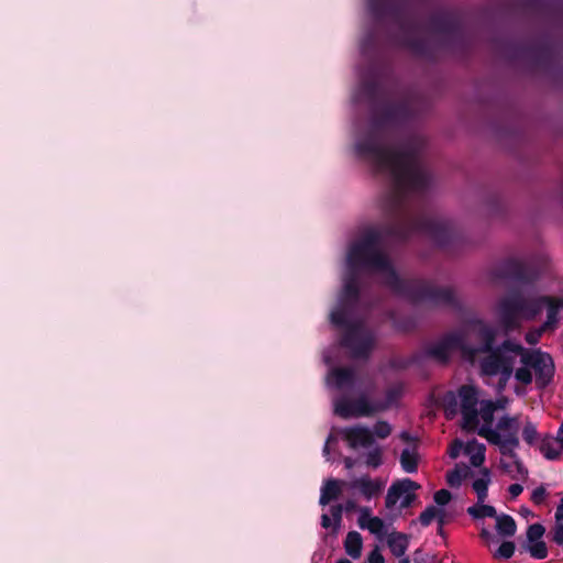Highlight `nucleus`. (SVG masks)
Instances as JSON below:
<instances>
[{"instance_id": "e2e57ef3", "label": "nucleus", "mask_w": 563, "mask_h": 563, "mask_svg": "<svg viewBox=\"0 0 563 563\" xmlns=\"http://www.w3.org/2000/svg\"><path fill=\"white\" fill-rule=\"evenodd\" d=\"M343 463L347 470H351L355 466V460L350 456L344 457Z\"/></svg>"}, {"instance_id": "393cba45", "label": "nucleus", "mask_w": 563, "mask_h": 563, "mask_svg": "<svg viewBox=\"0 0 563 563\" xmlns=\"http://www.w3.org/2000/svg\"><path fill=\"white\" fill-rule=\"evenodd\" d=\"M387 544L396 558H401L409 545L408 537L405 533L393 532L388 536Z\"/></svg>"}, {"instance_id": "c03bdc74", "label": "nucleus", "mask_w": 563, "mask_h": 563, "mask_svg": "<svg viewBox=\"0 0 563 563\" xmlns=\"http://www.w3.org/2000/svg\"><path fill=\"white\" fill-rule=\"evenodd\" d=\"M331 516L333 518V533H336L342 521V512H343V506L342 505H334L330 508Z\"/></svg>"}, {"instance_id": "13d9d810", "label": "nucleus", "mask_w": 563, "mask_h": 563, "mask_svg": "<svg viewBox=\"0 0 563 563\" xmlns=\"http://www.w3.org/2000/svg\"><path fill=\"white\" fill-rule=\"evenodd\" d=\"M498 375H499L498 389L503 390L506 387V385H507L508 380L510 379L511 375L505 376V372L501 373V374H498Z\"/></svg>"}, {"instance_id": "774afa93", "label": "nucleus", "mask_w": 563, "mask_h": 563, "mask_svg": "<svg viewBox=\"0 0 563 563\" xmlns=\"http://www.w3.org/2000/svg\"><path fill=\"white\" fill-rule=\"evenodd\" d=\"M555 440H562V444H563V422L561 423L559 430H558V435L554 438Z\"/></svg>"}, {"instance_id": "4c0bfd02", "label": "nucleus", "mask_w": 563, "mask_h": 563, "mask_svg": "<svg viewBox=\"0 0 563 563\" xmlns=\"http://www.w3.org/2000/svg\"><path fill=\"white\" fill-rule=\"evenodd\" d=\"M440 512V508H437L435 506H428L420 515H419V522L423 527H428L431 525L432 520L435 519L437 515Z\"/></svg>"}, {"instance_id": "0e129e2a", "label": "nucleus", "mask_w": 563, "mask_h": 563, "mask_svg": "<svg viewBox=\"0 0 563 563\" xmlns=\"http://www.w3.org/2000/svg\"><path fill=\"white\" fill-rule=\"evenodd\" d=\"M331 440H333V437L330 434V435H329V438H328V440H327V442H325V444H324V446H323V450H322L323 455H324L328 460H329V455H330V448H329V443H330V441H331Z\"/></svg>"}, {"instance_id": "2f4dec72", "label": "nucleus", "mask_w": 563, "mask_h": 563, "mask_svg": "<svg viewBox=\"0 0 563 563\" xmlns=\"http://www.w3.org/2000/svg\"><path fill=\"white\" fill-rule=\"evenodd\" d=\"M401 395V390L398 387H390L386 390L385 399L375 401L378 412H383L389 409Z\"/></svg>"}, {"instance_id": "4468645a", "label": "nucleus", "mask_w": 563, "mask_h": 563, "mask_svg": "<svg viewBox=\"0 0 563 563\" xmlns=\"http://www.w3.org/2000/svg\"><path fill=\"white\" fill-rule=\"evenodd\" d=\"M460 350L465 354L464 335L457 332H451L441 338L437 343L426 350V354L441 363H446L453 351Z\"/></svg>"}, {"instance_id": "a878e982", "label": "nucleus", "mask_w": 563, "mask_h": 563, "mask_svg": "<svg viewBox=\"0 0 563 563\" xmlns=\"http://www.w3.org/2000/svg\"><path fill=\"white\" fill-rule=\"evenodd\" d=\"M540 451L548 460H556L563 452L562 440H555L553 437H548L542 440Z\"/></svg>"}, {"instance_id": "ea45409f", "label": "nucleus", "mask_w": 563, "mask_h": 563, "mask_svg": "<svg viewBox=\"0 0 563 563\" xmlns=\"http://www.w3.org/2000/svg\"><path fill=\"white\" fill-rule=\"evenodd\" d=\"M539 433L537 427L531 421H528L522 430V439L529 444L533 445L538 440Z\"/></svg>"}, {"instance_id": "603ef678", "label": "nucleus", "mask_w": 563, "mask_h": 563, "mask_svg": "<svg viewBox=\"0 0 563 563\" xmlns=\"http://www.w3.org/2000/svg\"><path fill=\"white\" fill-rule=\"evenodd\" d=\"M463 443L460 440H455L449 450V455L451 459H456L460 455Z\"/></svg>"}, {"instance_id": "5701e85b", "label": "nucleus", "mask_w": 563, "mask_h": 563, "mask_svg": "<svg viewBox=\"0 0 563 563\" xmlns=\"http://www.w3.org/2000/svg\"><path fill=\"white\" fill-rule=\"evenodd\" d=\"M461 410H477V389L472 385H463L459 389Z\"/></svg>"}, {"instance_id": "de8ad7c7", "label": "nucleus", "mask_w": 563, "mask_h": 563, "mask_svg": "<svg viewBox=\"0 0 563 563\" xmlns=\"http://www.w3.org/2000/svg\"><path fill=\"white\" fill-rule=\"evenodd\" d=\"M547 497V489L543 486H539L533 489L531 494V501L534 505H542Z\"/></svg>"}, {"instance_id": "a19ab883", "label": "nucleus", "mask_w": 563, "mask_h": 563, "mask_svg": "<svg viewBox=\"0 0 563 563\" xmlns=\"http://www.w3.org/2000/svg\"><path fill=\"white\" fill-rule=\"evenodd\" d=\"M379 439H386L391 433V426L384 420H379L374 424V431L372 432Z\"/></svg>"}, {"instance_id": "ddd939ff", "label": "nucleus", "mask_w": 563, "mask_h": 563, "mask_svg": "<svg viewBox=\"0 0 563 563\" xmlns=\"http://www.w3.org/2000/svg\"><path fill=\"white\" fill-rule=\"evenodd\" d=\"M472 331L476 334L479 343L477 345H471L465 343V355L471 358L476 357L479 354H486L494 347L496 331L494 328L486 324L483 320L476 319L470 322Z\"/></svg>"}, {"instance_id": "423d86ee", "label": "nucleus", "mask_w": 563, "mask_h": 563, "mask_svg": "<svg viewBox=\"0 0 563 563\" xmlns=\"http://www.w3.org/2000/svg\"><path fill=\"white\" fill-rule=\"evenodd\" d=\"M504 347L510 350L516 355H520L521 363L533 369L538 389H545L552 383L555 366L550 354L539 350L528 351L521 344L510 340L504 341Z\"/></svg>"}, {"instance_id": "58836bf2", "label": "nucleus", "mask_w": 563, "mask_h": 563, "mask_svg": "<svg viewBox=\"0 0 563 563\" xmlns=\"http://www.w3.org/2000/svg\"><path fill=\"white\" fill-rule=\"evenodd\" d=\"M516 550L512 541H504L494 554L495 559H510Z\"/></svg>"}, {"instance_id": "f704fd0d", "label": "nucleus", "mask_w": 563, "mask_h": 563, "mask_svg": "<svg viewBox=\"0 0 563 563\" xmlns=\"http://www.w3.org/2000/svg\"><path fill=\"white\" fill-rule=\"evenodd\" d=\"M365 464L368 467L377 468L383 464V450L379 446H375L365 456Z\"/></svg>"}, {"instance_id": "bf43d9fd", "label": "nucleus", "mask_w": 563, "mask_h": 563, "mask_svg": "<svg viewBox=\"0 0 563 563\" xmlns=\"http://www.w3.org/2000/svg\"><path fill=\"white\" fill-rule=\"evenodd\" d=\"M479 537L485 542H489V541L494 540V534L489 530H487L486 528H483L481 530Z\"/></svg>"}, {"instance_id": "20e7f679", "label": "nucleus", "mask_w": 563, "mask_h": 563, "mask_svg": "<svg viewBox=\"0 0 563 563\" xmlns=\"http://www.w3.org/2000/svg\"><path fill=\"white\" fill-rule=\"evenodd\" d=\"M539 313V302L517 289L509 290L497 303L498 319L506 330H515L521 320H532Z\"/></svg>"}, {"instance_id": "9d476101", "label": "nucleus", "mask_w": 563, "mask_h": 563, "mask_svg": "<svg viewBox=\"0 0 563 563\" xmlns=\"http://www.w3.org/2000/svg\"><path fill=\"white\" fill-rule=\"evenodd\" d=\"M510 350L500 346L487 352V355L481 361V372L485 376H496L505 372V376L512 375L515 356L510 355Z\"/></svg>"}, {"instance_id": "c9c22d12", "label": "nucleus", "mask_w": 563, "mask_h": 563, "mask_svg": "<svg viewBox=\"0 0 563 563\" xmlns=\"http://www.w3.org/2000/svg\"><path fill=\"white\" fill-rule=\"evenodd\" d=\"M544 533H545V528L543 527V525H541L539 522L530 525L528 527L527 533H526V536H527L526 543L542 540V537L544 536Z\"/></svg>"}, {"instance_id": "69168bd1", "label": "nucleus", "mask_w": 563, "mask_h": 563, "mask_svg": "<svg viewBox=\"0 0 563 563\" xmlns=\"http://www.w3.org/2000/svg\"><path fill=\"white\" fill-rule=\"evenodd\" d=\"M345 510L346 511H352L356 508V503L354 500H351L349 499L346 503H345Z\"/></svg>"}, {"instance_id": "1a4fd4ad", "label": "nucleus", "mask_w": 563, "mask_h": 563, "mask_svg": "<svg viewBox=\"0 0 563 563\" xmlns=\"http://www.w3.org/2000/svg\"><path fill=\"white\" fill-rule=\"evenodd\" d=\"M361 300L360 274L346 271L338 302L330 313L332 324H345L346 318H354Z\"/></svg>"}, {"instance_id": "7ed1b4c3", "label": "nucleus", "mask_w": 563, "mask_h": 563, "mask_svg": "<svg viewBox=\"0 0 563 563\" xmlns=\"http://www.w3.org/2000/svg\"><path fill=\"white\" fill-rule=\"evenodd\" d=\"M498 49L509 62H526L533 69H549L555 62V46L549 38L539 41H521L503 38Z\"/></svg>"}, {"instance_id": "6e6552de", "label": "nucleus", "mask_w": 563, "mask_h": 563, "mask_svg": "<svg viewBox=\"0 0 563 563\" xmlns=\"http://www.w3.org/2000/svg\"><path fill=\"white\" fill-rule=\"evenodd\" d=\"M343 329L340 345L350 351L353 358H368L374 347L375 338L362 320L346 318L345 324H333Z\"/></svg>"}, {"instance_id": "0eeeda50", "label": "nucleus", "mask_w": 563, "mask_h": 563, "mask_svg": "<svg viewBox=\"0 0 563 563\" xmlns=\"http://www.w3.org/2000/svg\"><path fill=\"white\" fill-rule=\"evenodd\" d=\"M518 432V418L509 416H503L495 430L488 426H482L477 431L478 435L485 438L488 443L497 445L501 455L511 459H517L515 450L519 446Z\"/></svg>"}, {"instance_id": "09e8293b", "label": "nucleus", "mask_w": 563, "mask_h": 563, "mask_svg": "<svg viewBox=\"0 0 563 563\" xmlns=\"http://www.w3.org/2000/svg\"><path fill=\"white\" fill-rule=\"evenodd\" d=\"M417 362V357L412 356L410 358H396L391 361V366L397 369H406L410 365Z\"/></svg>"}, {"instance_id": "412c9836", "label": "nucleus", "mask_w": 563, "mask_h": 563, "mask_svg": "<svg viewBox=\"0 0 563 563\" xmlns=\"http://www.w3.org/2000/svg\"><path fill=\"white\" fill-rule=\"evenodd\" d=\"M331 376L338 389L353 387L356 380L355 371L351 367H334L331 371Z\"/></svg>"}, {"instance_id": "c85d7f7f", "label": "nucleus", "mask_w": 563, "mask_h": 563, "mask_svg": "<svg viewBox=\"0 0 563 563\" xmlns=\"http://www.w3.org/2000/svg\"><path fill=\"white\" fill-rule=\"evenodd\" d=\"M490 484V473L487 468L482 471V477L475 479L473 482V489L477 495L478 504H482L486 500L488 496V486Z\"/></svg>"}, {"instance_id": "2eb2a0df", "label": "nucleus", "mask_w": 563, "mask_h": 563, "mask_svg": "<svg viewBox=\"0 0 563 563\" xmlns=\"http://www.w3.org/2000/svg\"><path fill=\"white\" fill-rule=\"evenodd\" d=\"M539 302L540 312L547 307V320L542 325L543 331L554 330L559 323V314L563 311V298L552 296H540L534 298Z\"/></svg>"}, {"instance_id": "79ce46f5", "label": "nucleus", "mask_w": 563, "mask_h": 563, "mask_svg": "<svg viewBox=\"0 0 563 563\" xmlns=\"http://www.w3.org/2000/svg\"><path fill=\"white\" fill-rule=\"evenodd\" d=\"M532 368H530L529 366H526L523 365L522 367H519L516 372H515V378L520 382L521 384L523 385H529L532 383L533 380V376H532V372H531Z\"/></svg>"}, {"instance_id": "473e14b6", "label": "nucleus", "mask_w": 563, "mask_h": 563, "mask_svg": "<svg viewBox=\"0 0 563 563\" xmlns=\"http://www.w3.org/2000/svg\"><path fill=\"white\" fill-rule=\"evenodd\" d=\"M467 512L474 519H481L485 517L494 518L496 517V509L490 505H485L484 503L474 505L467 508Z\"/></svg>"}, {"instance_id": "49530a36", "label": "nucleus", "mask_w": 563, "mask_h": 563, "mask_svg": "<svg viewBox=\"0 0 563 563\" xmlns=\"http://www.w3.org/2000/svg\"><path fill=\"white\" fill-rule=\"evenodd\" d=\"M452 498V494L448 489H439L434 493L433 499L434 503L439 506H445L450 503Z\"/></svg>"}, {"instance_id": "680f3d73", "label": "nucleus", "mask_w": 563, "mask_h": 563, "mask_svg": "<svg viewBox=\"0 0 563 563\" xmlns=\"http://www.w3.org/2000/svg\"><path fill=\"white\" fill-rule=\"evenodd\" d=\"M321 526L322 528L324 529H328L330 527H333V522L331 521V518L327 515V514H323L321 516Z\"/></svg>"}, {"instance_id": "338daca9", "label": "nucleus", "mask_w": 563, "mask_h": 563, "mask_svg": "<svg viewBox=\"0 0 563 563\" xmlns=\"http://www.w3.org/2000/svg\"><path fill=\"white\" fill-rule=\"evenodd\" d=\"M400 439H401L402 441H405V442H409V441H411V435L409 434V432H407V431H402V432L400 433Z\"/></svg>"}, {"instance_id": "c756f323", "label": "nucleus", "mask_w": 563, "mask_h": 563, "mask_svg": "<svg viewBox=\"0 0 563 563\" xmlns=\"http://www.w3.org/2000/svg\"><path fill=\"white\" fill-rule=\"evenodd\" d=\"M401 468L406 473H416L418 471L419 456L417 453L411 452L409 449H404L399 459Z\"/></svg>"}, {"instance_id": "6ab92c4d", "label": "nucleus", "mask_w": 563, "mask_h": 563, "mask_svg": "<svg viewBox=\"0 0 563 563\" xmlns=\"http://www.w3.org/2000/svg\"><path fill=\"white\" fill-rule=\"evenodd\" d=\"M349 487L358 489L360 493L369 500L382 492L383 484L378 481L371 479L368 476H363L349 483Z\"/></svg>"}, {"instance_id": "f3484780", "label": "nucleus", "mask_w": 563, "mask_h": 563, "mask_svg": "<svg viewBox=\"0 0 563 563\" xmlns=\"http://www.w3.org/2000/svg\"><path fill=\"white\" fill-rule=\"evenodd\" d=\"M520 7L529 13L542 16L563 14V0L559 3H550L548 0H520Z\"/></svg>"}, {"instance_id": "864d4df0", "label": "nucleus", "mask_w": 563, "mask_h": 563, "mask_svg": "<svg viewBox=\"0 0 563 563\" xmlns=\"http://www.w3.org/2000/svg\"><path fill=\"white\" fill-rule=\"evenodd\" d=\"M435 520L438 526H444L452 520V517L446 514V511L440 508V512L437 515Z\"/></svg>"}, {"instance_id": "4d7b16f0", "label": "nucleus", "mask_w": 563, "mask_h": 563, "mask_svg": "<svg viewBox=\"0 0 563 563\" xmlns=\"http://www.w3.org/2000/svg\"><path fill=\"white\" fill-rule=\"evenodd\" d=\"M416 494L413 492L405 493V497L401 501V507L407 508L411 505V503L416 499Z\"/></svg>"}, {"instance_id": "6e6d98bb", "label": "nucleus", "mask_w": 563, "mask_h": 563, "mask_svg": "<svg viewBox=\"0 0 563 563\" xmlns=\"http://www.w3.org/2000/svg\"><path fill=\"white\" fill-rule=\"evenodd\" d=\"M523 490V486L521 484H511L509 487H508V492L511 496V498H517Z\"/></svg>"}, {"instance_id": "7c9ffc66", "label": "nucleus", "mask_w": 563, "mask_h": 563, "mask_svg": "<svg viewBox=\"0 0 563 563\" xmlns=\"http://www.w3.org/2000/svg\"><path fill=\"white\" fill-rule=\"evenodd\" d=\"M521 549L537 560H543L548 556V547L543 540L523 543Z\"/></svg>"}, {"instance_id": "f8f14e48", "label": "nucleus", "mask_w": 563, "mask_h": 563, "mask_svg": "<svg viewBox=\"0 0 563 563\" xmlns=\"http://www.w3.org/2000/svg\"><path fill=\"white\" fill-rule=\"evenodd\" d=\"M377 412L376 404L369 401L365 395L354 400L341 398L334 404V413L343 419L372 417Z\"/></svg>"}, {"instance_id": "052dcab7", "label": "nucleus", "mask_w": 563, "mask_h": 563, "mask_svg": "<svg viewBox=\"0 0 563 563\" xmlns=\"http://www.w3.org/2000/svg\"><path fill=\"white\" fill-rule=\"evenodd\" d=\"M554 517H555L556 522L563 521V498L560 500V504L556 507Z\"/></svg>"}, {"instance_id": "4be33fe9", "label": "nucleus", "mask_w": 563, "mask_h": 563, "mask_svg": "<svg viewBox=\"0 0 563 563\" xmlns=\"http://www.w3.org/2000/svg\"><path fill=\"white\" fill-rule=\"evenodd\" d=\"M358 525L362 529L367 528L371 533L382 537L386 533V528L383 519L379 517H369V509L364 508L358 519Z\"/></svg>"}, {"instance_id": "8fccbe9b", "label": "nucleus", "mask_w": 563, "mask_h": 563, "mask_svg": "<svg viewBox=\"0 0 563 563\" xmlns=\"http://www.w3.org/2000/svg\"><path fill=\"white\" fill-rule=\"evenodd\" d=\"M368 563H385V559L383 554L380 553V549L378 545H376L368 554L367 556Z\"/></svg>"}, {"instance_id": "37998d69", "label": "nucleus", "mask_w": 563, "mask_h": 563, "mask_svg": "<svg viewBox=\"0 0 563 563\" xmlns=\"http://www.w3.org/2000/svg\"><path fill=\"white\" fill-rule=\"evenodd\" d=\"M496 409V405L493 401H488L483 408H482V418L485 422L484 426L490 427L493 420H494V411Z\"/></svg>"}, {"instance_id": "a18cd8bd", "label": "nucleus", "mask_w": 563, "mask_h": 563, "mask_svg": "<svg viewBox=\"0 0 563 563\" xmlns=\"http://www.w3.org/2000/svg\"><path fill=\"white\" fill-rule=\"evenodd\" d=\"M548 538L558 545L563 543V523L556 522L550 530Z\"/></svg>"}, {"instance_id": "cd10ccee", "label": "nucleus", "mask_w": 563, "mask_h": 563, "mask_svg": "<svg viewBox=\"0 0 563 563\" xmlns=\"http://www.w3.org/2000/svg\"><path fill=\"white\" fill-rule=\"evenodd\" d=\"M471 474H472L471 468L466 464H464V463L456 464L453 470H451L446 473V483L451 487H460L462 484V481Z\"/></svg>"}, {"instance_id": "5fc2aeb1", "label": "nucleus", "mask_w": 563, "mask_h": 563, "mask_svg": "<svg viewBox=\"0 0 563 563\" xmlns=\"http://www.w3.org/2000/svg\"><path fill=\"white\" fill-rule=\"evenodd\" d=\"M514 464L517 473L525 479L528 476V470L523 466L518 456L517 459H514Z\"/></svg>"}, {"instance_id": "b1692460", "label": "nucleus", "mask_w": 563, "mask_h": 563, "mask_svg": "<svg viewBox=\"0 0 563 563\" xmlns=\"http://www.w3.org/2000/svg\"><path fill=\"white\" fill-rule=\"evenodd\" d=\"M363 539L357 531L347 532L344 540V549L349 556L356 560L362 554Z\"/></svg>"}, {"instance_id": "f03ea898", "label": "nucleus", "mask_w": 563, "mask_h": 563, "mask_svg": "<svg viewBox=\"0 0 563 563\" xmlns=\"http://www.w3.org/2000/svg\"><path fill=\"white\" fill-rule=\"evenodd\" d=\"M367 9L374 20V27L362 40L363 52L380 44L379 31L383 30L389 45L407 48L420 57L434 58L432 45L419 36L420 25L404 4L396 0H368Z\"/></svg>"}, {"instance_id": "3c124183", "label": "nucleus", "mask_w": 563, "mask_h": 563, "mask_svg": "<svg viewBox=\"0 0 563 563\" xmlns=\"http://www.w3.org/2000/svg\"><path fill=\"white\" fill-rule=\"evenodd\" d=\"M484 451H485V446L482 444L481 451L471 456V464L473 466L478 467L484 463V461H485Z\"/></svg>"}, {"instance_id": "a211bd4d", "label": "nucleus", "mask_w": 563, "mask_h": 563, "mask_svg": "<svg viewBox=\"0 0 563 563\" xmlns=\"http://www.w3.org/2000/svg\"><path fill=\"white\" fill-rule=\"evenodd\" d=\"M420 488V485L410 478H404L394 482L387 490L385 498L386 508H393L399 498L408 492H415Z\"/></svg>"}, {"instance_id": "bb28decb", "label": "nucleus", "mask_w": 563, "mask_h": 563, "mask_svg": "<svg viewBox=\"0 0 563 563\" xmlns=\"http://www.w3.org/2000/svg\"><path fill=\"white\" fill-rule=\"evenodd\" d=\"M496 529L497 532L505 538L515 536L517 531V523L515 519L506 514L500 516L496 515Z\"/></svg>"}, {"instance_id": "9b49d317", "label": "nucleus", "mask_w": 563, "mask_h": 563, "mask_svg": "<svg viewBox=\"0 0 563 563\" xmlns=\"http://www.w3.org/2000/svg\"><path fill=\"white\" fill-rule=\"evenodd\" d=\"M497 278L512 280L520 284H531L538 278V272L531 265L516 258L501 262L494 272Z\"/></svg>"}, {"instance_id": "aec40b11", "label": "nucleus", "mask_w": 563, "mask_h": 563, "mask_svg": "<svg viewBox=\"0 0 563 563\" xmlns=\"http://www.w3.org/2000/svg\"><path fill=\"white\" fill-rule=\"evenodd\" d=\"M342 485L349 486L347 483L335 478L327 479L321 487L319 504L321 506H325L330 504L332 500L338 499L342 493Z\"/></svg>"}, {"instance_id": "39448f33", "label": "nucleus", "mask_w": 563, "mask_h": 563, "mask_svg": "<svg viewBox=\"0 0 563 563\" xmlns=\"http://www.w3.org/2000/svg\"><path fill=\"white\" fill-rule=\"evenodd\" d=\"M428 29L441 35V47L455 54H465L468 48V38L460 20L450 12H435L428 19Z\"/></svg>"}, {"instance_id": "f257e3e1", "label": "nucleus", "mask_w": 563, "mask_h": 563, "mask_svg": "<svg viewBox=\"0 0 563 563\" xmlns=\"http://www.w3.org/2000/svg\"><path fill=\"white\" fill-rule=\"evenodd\" d=\"M358 92L368 103L369 121L368 130L356 140L354 151L387 183L379 199L386 223L382 230L366 229L350 245L347 269L358 274L362 269L383 273L384 285L413 305L448 306L461 311L462 303L453 288L427 279L401 278L382 250L384 236L404 242L415 233H422L444 249L455 242L457 233L452 221L428 209L426 195L430 174L421 161L420 145L413 137H398L412 118L410 102L385 100V89L375 76L364 78Z\"/></svg>"}, {"instance_id": "72a5a7b5", "label": "nucleus", "mask_w": 563, "mask_h": 563, "mask_svg": "<svg viewBox=\"0 0 563 563\" xmlns=\"http://www.w3.org/2000/svg\"><path fill=\"white\" fill-rule=\"evenodd\" d=\"M463 423L462 428L467 432H473L477 429L479 420H478V411L477 410H461Z\"/></svg>"}, {"instance_id": "dca6fc26", "label": "nucleus", "mask_w": 563, "mask_h": 563, "mask_svg": "<svg viewBox=\"0 0 563 563\" xmlns=\"http://www.w3.org/2000/svg\"><path fill=\"white\" fill-rule=\"evenodd\" d=\"M342 433L344 440L352 449H356L357 446L371 448L375 442L374 434L364 426L345 428Z\"/></svg>"}, {"instance_id": "e433bc0d", "label": "nucleus", "mask_w": 563, "mask_h": 563, "mask_svg": "<svg viewBox=\"0 0 563 563\" xmlns=\"http://www.w3.org/2000/svg\"><path fill=\"white\" fill-rule=\"evenodd\" d=\"M444 411L448 418H452L457 412V399L452 391H449L443 397Z\"/></svg>"}]
</instances>
